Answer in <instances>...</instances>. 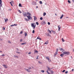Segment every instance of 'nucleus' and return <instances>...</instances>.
<instances>
[{
	"label": "nucleus",
	"mask_w": 74,
	"mask_h": 74,
	"mask_svg": "<svg viewBox=\"0 0 74 74\" xmlns=\"http://www.w3.org/2000/svg\"><path fill=\"white\" fill-rule=\"evenodd\" d=\"M31 26L32 27H33V29H34L36 27V24L34 23H31Z\"/></svg>",
	"instance_id": "nucleus-1"
},
{
	"label": "nucleus",
	"mask_w": 74,
	"mask_h": 74,
	"mask_svg": "<svg viewBox=\"0 0 74 74\" xmlns=\"http://www.w3.org/2000/svg\"><path fill=\"white\" fill-rule=\"evenodd\" d=\"M64 53L65 55H69L70 54V52L68 51H65L63 52Z\"/></svg>",
	"instance_id": "nucleus-2"
},
{
	"label": "nucleus",
	"mask_w": 74,
	"mask_h": 74,
	"mask_svg": "<svg viewBox=\"0 0 74 74\" xmlns=\"http://www.w3.org/2000/svg\"><path fill=\"white\" fill-rule=\"evenodd\" d=\"M27 17L29 20H32V17L31 16H27Z\"/></svg>",
	"instance_id": "nucleus-3"
},
{
	"label": "nucleus",
	"mask_w": 74,
	"mask_h": 74,
	"mask_svg": "<svg viewBox=\"0 0 74 74\" xmlns=\"http://www.w3.org/2000/svg\"><path fill=\"white\" fill-rule=\"evenodd\" d=\"M3 6V4H2V1H0V10H2L1 7Z\"/></svg>",
	"instance_id": "nucleus-4"
},
{
	"label": "nucleus",
	"mask_w": 74,
	"mask_h": 74,
	"mask_svg": "<svg viewBox=\"0 0 74 74\" xmlns=\"http://www.w3.org/2000/svg\"><path fill=\"white\" fill-rule=\"evenodd\" d=\"M41 24L42 25H45V24H46V23H45V21H43L41 22Z\"/></svg>",
	"instance_id": "nucleus-5"
},
{
	"label": "nucleus",
	"mask_w": 74,
	"mask_h": 74,
	"mask_svg": "<svg viewBox=\"0 0 74 74\" xmlns=\"http://www.w3.org/2000/svg\"><path fill=\"white\" fill-rule=\"evenodd\" d=\"M27 16H31L32 15V14L28 12H27Z\"/></svg>",
	"instance_id": "nucleus-6"
},
{
	"label": "nucleus",
	"mask_w": 74,
	"mask_h": 74,
	"mask_svg": "<svg viewBox=\"0 0 74 74\" xmlns=\"http://www.w3.org/2000/svg\"><path fill=\"white\" fill-rule=\"evenodd\" d=\"M58 31H60V29H61V26H60V25H59L58 26Z\"/></svg>",
	"instance_id": "nucleus-7"
},
{
	"label": "nucleus",
	"mask_w": 74,
	"mask_h": 74,
	"mask_svg": "<svg viewBox=\"0 0 74 74\" xmlns=\"http://www.w3.org/2000/svg\"><path fill=\"white\" fill-rule=\"evenodd\" d=\"M64 54L63 52V53L61 54L60 55V56H61V57H63V56H64Z\"/></svg>",
	"instance_id": "nucleus-8"
},
{
	"label": "nucleus",
	"mask_w": 74,
	"mask_h": 74,
	"mask_svg": "<svg viewBox=\"0 0 74 74\" xmlns=\"http://www.w3.org/2000/svg\"><path fill=\"white\" fill-rule=\"evenodd\" d=\"M3 67H4L5 69H7V65L5 64H3Z\"/></svg>",
	"instance_id": "nucleus-9"
},
{
	"label": "nucleus",
	"mask_w": 74,
	"mask_h": 74,
	"mask_svg": "<svg viewBox=\"0 0 74 74\" xmlns=\"http://www.w3.org/2000/svg\"><path fill=\"white\" fill-rule=\"evenodd\" d=\"M25 70H26V71H27V72H29V73H30V71H29V70H28L26 69H25Z\"/></svg>",
	"instance_id": "nucleus-10"
},
{
	"label": "nucleus",
	"mask_w": 74,
	"mask_h": 74,
	"mask_svg": "<svg viewBox=\"0 0 74 74\" xmlns=\"http://www.w3.org/2000/svg\"><path fill=\"white\" fill-rule=\"evenodd\" d=\"M23 15L24 16H27V14L26 13L24 14H23Z\"/></svg>",
	"instance_id": "nucleus-11"
},
{
	"label": "nucleus",
	"mask_w": 74,
	"mask_h": 74,
	"mask_svg": "<svg viewBox=\"0 0 74 74\" xmlns=\"http://www.w3.org/2000/svg\"><path fill=\"white\" fill-rule=\"evenodd\" d=\"M47 59L48 60L49 62V60L50 59H49V58L48 57H46Z\"/></svg>",
	"instance_id": "nucleus-12"
},
{
	"label": "nucleus",
	"mask_w": 74,
	"mask_h": 74,
	"mask_svg": "<svg viewBox=\"0 0 74 74\" xmlns=\"http://www.w3.org/2000/svg\"><path fill=\"white\" fill-rule=\"evenodd\" d=\"M34 21H36V20H37V17H36V16H34Z\"/></svg>",
	"instance_id": "nucleus-13"
},
{
	"label": "nucleus",
	"mask_w": 74,
	"mask_h": 74,
	"mask_svg": "<svg viewBox=\"0 0 74 74\" xmlns=\"http://www.w3.org/2000/svg\"><path fill=\"white\" fill-rule=\"evenodd\" d=\"M58 54V52H55V53H54V56H55Z\"/></svg>",
	"instance_id": "nucleus-14"
},
{
	"label": "nucleus",
	"mask_w": 74,
	"mask_h": 74,
	"mask_svg": "<svg viewBox=\"0 0 74 74\" xmlns=\"http://www.w3.org/2000/svg\"><path fill=\"white\" fill-rule=\"evenodd\" d=\"M37 39H39V40H41V38L39 37H38L37 38Z\"/></svg>",
	"instance_id": "nucleus-15"
},
{
	"label": "nucleus",
	"mask_w": 74,
	"mask_h": 74,
	"mask_svg": "<svg viewBox=\"0 0 74 74\" xmlns=\"http://www.w3.org/2000/svg\"><path fill=\"white\" fill-rule=\"evenodd\" d=\"M48 44V41L47 40L46 42L45 43V44Z\"/></svg>",
	"instance_id": "nucleus-16"
},
{
	"label": "nucleus",
	"mask_w": 74,
	"mask_h": 74,
	"mask_svg": "<svg viewBox=\"0 0 74 74\" xmlns=\"http://www.w3.org/2000/svg\"><path fill=\"white\" fill-rule=\"evenodd\" d=\"M59 49H60V51H64V50L63 49V48H59Z\"/></svg>",
	"instance_id": "nucleus-17"
},
{
	"label": "nucleus",
	"mask_w": 74,
	"mask_h": 74,
	"mask_svg": "<svg viewBox=\"0 0 74 74\" xmlns=\"http://www.w3.org/2000/svg\"><path fill=\"white\" fill-rule=\"evenodd\" d=\"M47 14V13L45 12H44L43 13V16H45V15Z\"/></svg>",
	"instance_id": "nucleus-18"
},
{
	"label": "nucleus",
	"mask_w": 74,
	"mask_h": 74,
	"mask_svg": "<svg viewBox=\"0 0 74 74\" xmlns=\"http://www.w3.org/2000/svg\"><path fill=\"white\" fill-rule=\"evenodd\" d=\"M63 16H64L63 14H62V15L61 16V17H60V19H62V18H63Z\"/></svg>",
	"instance_id": "nucleus-19"
},
{
	"label": "nucleus",
	"mask_w": 74,
	"mask_h": 74,
	"mask_svg": "<svg viewBox=\"0 0 74 74\" xmlns=\"http://www.w3.org/2000/svg\"><path fill=\"white\" fill-rule=\"evenodd\" d=\"M19 7H23V6H22V5H21V3H19Z\"/></svg>",
	"instance_id": "nucleus-20"
},
{
	"label": "nucleus",
	"mask_w": 74,
	"mask_h": 74,
	"mask_svg": "<svg viewBox=\"0 0 74 74\" xmlns=\"http://www.w3.org/2000/svg\"><path fill=\"white\" fill-rule=\"evenodd\" d=\"M26 44V42H25V43H21V45H25Z\"/></svg>",
	"instance_id": "nucleus-21"
},
{
	"label": "nucleus",
	"mask_w": 74,
	"mask_h": 74,
	"mask_svg": "<svg viewBox=\"0 0 74 74\" xmlns=\"http://www.w3.org/2000/svg\"><path fill=\"white\" fill-rule=\"evenodd\" d=\"M8 19L7 18H6V19H5V22H7V21H8Z\"/></svg>",
	"instance_id": "nucleus-22"
},
{
	"label": "nucleus",
	"mask_w": 74,
	"mask_h": 74,
	"mask_svg": "<svg viewBox=\"0 0 74 74\" xmlns=\"http://www.w3.org/2000/svg\"><path fill=\"white\" fill-rule=\"evenodd\" d=\"M51 32H52L53 33V34H55L56 32H55L52 30Z\"/></svg>",
	"instance_id": "nucleus-23"
},
{
	"label": "nucleus",
	"mask_w": 74,
	"mask_h": 74,
	"mask_svg": "<svg viewBox=\"0 0 74 74\" xmlns=\"http://www.w3.org/2000/svg\"><path fill=\"white\" fill-rule=\"evenodd\" d=\"M10 4H11V5L12 6H13V5H12V3L11 2H10Z\"/></svg>",
	"instance_id": "nucleus-24"
},
{
	"label": "nucleus",
	"mask_w": 74,
	"mask_h": 74,
	"mask_svg": "<svg viewBox=\"0 0 74 74\" xmlns=\"http://www.w3.org/2000/svg\"><path fill=\"white\" fill-rule=\"evenodd\" d=\"M18 12H20V13H22V12H21V10H18Z\"/></svg>",
	"instance_id": "nucleus-25"
},
{
	"label": "nucleus",
	"mask_w": 74,
	"mask_h": 74,
	"mask_svg": "<svg viewBox=\"0 0 74 74\" xmlns=\"http://www.w3.org/2000/svg\"><path fill=\"white\" fill-rule=\"evenodd\" d=\"M38 53V51L37 50L34 51V53Z\"/></svg>",
	"instance_id": "nucleus-26"
},
{
	"label": "nucleus",
	"mask_w": 74,
	"mask_h": 74,
	"mask_svg": "<svg viewBox=\"0 0 74 74\" xmlns=\"http://www.w3.org/2000/svg\"><path fill=\"white\" fill-rule=\"evenodd\" d=\"M49 31L50 34H52V32H51V31L50 30H49Z\"/></svg>",
	"instance_id": "nucleus-27"
},
{
	"label": "nucleus",
	"mask_w": 74,
	"mask_h": 74,
	"mask_svg": "<svg viewBox=\"0 0 74 74\" xmlns=\"http://www.w3.org/2000/svg\"><path fill=\"white\" fill-rule=\"evenodd\" d=\"M39 3L40 4H42V1H39Z\"/></svg>",
	"instance_id": "nucleus-28"
},
{
	"label": "nucleus",
	"mask_w": 74,
	"mask_h": 74,
	"mask_svg": "<svg viewBox=\"0 0 74 74\" xmlns=\"http://www.w3.org/2000/svg\"><path fill=\"white\" fill-rule=\"evenodd\" d=\"M39 57V56H37V58H36V59H38V58Z\"/></svg>",
	"instance_id": "nucleus-29"
},
{
	"label": "nucleus",
	"mask_w": 74,
	"mask_h": 74,
	"mask_svg": "<svg viewBox=\"0 0 74 74\" xmlns=\"http://www.w3.org/2000/svg\"><path fill=\"white\" fill-rule=\"evenodd\" d=\"M36 23L37 25H39V23H38V22H36Z\"/></svg>",
	"instance_id": "nucleus-30"
},
{
	"label": "nucleus",
	"mask_w": 74,
	"mask_h": 74,
	"mask_svg": "<svg viewBox=\"0 0 74 74\" xmlns=\"http://www.w3.org/2000/svg\"><path fill=\"white\" fill-rule=\"evenodd\" d=\"M27 33H25V36H26L27 35Z\"/></svg>",
	"instance_id": "nucleus-31"
},
{
	"label": "nucleus",
	"mask_w": 74,
	"mask_h": 74,
	"mask_svg": "<svg viewBox=\"0 0 74 74\" xmlns=\"http://www.w3.org/2000/svg\"><path fill=\"white\" fill-rule=\"evenodd\" d=\"M62 41H63V42H64V39H63V38H62Z\"/></svg>",
	"instance_id": "nucleus-32"
},
{
	"label": "nucleus",
	"mask_w": 74,
	"mask_h": 74,
	"mask_svg": "<svg viewBox=\"0 0 74 74\" xmlns=\"http://www.w3.org/2000/svg\"><path fill=\"white\" fill-rule=\"evenodd\" d=\"M13 26H17V24H14L12 25Z\"/></svg>",
	"instance_id": "nucleus-33"
},
{
	"label": "nucleus",
	"mask_w": 74,
	"mask_h": 74,
	"mask_svg": "<svg viewBox=\"0 0 74 74\" xmlns=\"http://www.w3.org/2000/svg\"><path fill=\"white\" fill-rule=\"evenodd\" d=\"M2 29H3V30H5V27H3L2 28Z\"/></svg>",
	"instance_id": "nucleus-34"
},
{
	"label": "nucleus",
	"mask_w": 74,
	"mask_h": 74,
	"mask_svg": "<svg viewBox=\"0 0 74 74\" xmlns=\"http://www.w3.org/2000/svg\"><path fill=\"white\" fill-rule=\"evenodd\" d=\"M25 21H28V20L26 18H25Z\"/></svg>",
	"instance_id": "nucleus-35"
},
{
	"label": "nucleus",
	"mask_w": 74,
	"mask_h": 74,
	"mask_svg": "<svg viewBox=\"0 0 74 74\" xmlns=\"http://www.w3.org/2000/svg\"><path fill=\"white\" fill-rule=\"evenodd\" d=\"M51 74H53V72L52 71H51Z\"/></svg>",
	"instance_id": "nucleus-36"
},
{
	"label": "nucleus",
	"mask_w": 74,
	"mask_h": 74,
	"mask_svg": "<svg viewBox=\"0 0 74 74\" xmlns=\"http://www.w3.org/2000/svg\"><path fill=\"white\" fill-rule=\"evenodd\" d=\"M8 42L9 43H10V44H11V41H10V40H9V41H8Z\"/></svg>",
	"instance_id": "nucleus-37"
},
{
	"label": "nucleus",
	"mask_w": 74,
	"mask_h": 74,
	"mask_svg": "<svg viewBox=\"0 0 74 74\" xmlns=\"http://www.w3.org/2000/svg\"><path fill=\"white\" fill-rule=\"evenodd\" d=\"M47 36H49V37H51V35H49V34H47Z\"/></svg>",
	"instance_id": "nucleus-38"
},
{
	"label": "nucleus",
	"mask_w": 74,
	"mask_h": 74,
	"mask_svg": "<svg viewBox=\"0 0 74 74\" xmlns=\"http://www.w3.org/2000/svg\"><path fill=\"white\" fill-rule=\"evenodd\" d=\"M14 56L15 57V58H18V57L17 56Z\"/></svg>",
	"instance_id": "nucleus-39"
},
{
	"label": "nucleus",
	"mask_w": 74,
	"mask_h": 74,
	"mask_svg": "<svg viewBox=\"0 0 74 74\" xmlns=\"http://www.w3.org/2000/svg\"><path fill=\"white\" fill-rule=\"evenodd\" d=\"M41 72H42V73H44L45 72V71L44 70H42Z\"/></svg>",
	"instance_id": "nucleus-40"
},
{
	"label": "nucleus",
	"mask_w": 74,
	"mask_h": 74,
	"mask_svg": "<svg viewBox=\"0 0 74 74\" xmlns=\"http://www.w3.org/2000/svg\"><path fill=\"white\" fill-rule=\"evenodd\" d=\"M68 3H71V2H70V0H69L68 1Z\"/></svg>",
	"instance_id": "nucleus-41"
},
{
	"label": "nucleus",
	"mask_w": 74,
	"mask_h": 74,
	"mask_svg": "<svg viewBox=\"0 0 74 74\" xmlns=\"http://www.w3.org/2000/svg\"><path fill=\"white\" fill-rule=\"evenodd\" d=\"M35 32V31H34V30H33V31H32V33H34Z\"/></svg>",
	"instance_id": "nucleus-42"
},
{
	"label": "nucleus",
	"mask_w": 74,
	"mask_h": 74,
	"mask_svg": "<svg viewBox=\"0 0 74 74\" xmlns=\"http://www.w3.org/2000/svg\"><path fill=\"white\" fill-rule=\"evenodd\" d=\"M68 73V71H67L66 72H65V74H67V73Z\"/></svg>",
	"instance_id": "nucleus-43"
},
{
	"label": "nucleus",
	"mask_w": 74,
	"mask_h": 74,
	"mask_svg": "<svg viewBox=\"0 0 74 74\" xmlns=\"http://www.w3.org/2000/svg\"><path fill=\"white\" fill-rule=\"evenodd\" d=\"M42 19H43L42 17H40V19L41 20H42Z\"/></svg>",
	"instance_id": "nucleus-44"
},
{
	"label": "nucleus",
	"mask_w": 74,
	"mask_h": 74,
	"mask_svg": "<svg viewBox=\"0 0 74 74\" xmlns=\"http://www.w3.org/2000/svg\"><path fill=\"white\" fill-rule=\"evenodd\" d=\"M48 25H50L51 23H50L49 22L48 23Z\"/></svg>",
	"instance_id": "nucleus-45"
},
{
	"label": "nucleus",
	"mask_w": 74,
	"mask_h": 74,
	"mask_svg": "<svg viewBox=\"0 0 74 74\" xmlns=\"http://www.w3.org/2000/svg\"><path fill=\"white\" fill-rule=\"evenodd\" d=\"M16 51H19V49H18V48H16Z\"/></svg>",
	"instance_id": "nucleus-46"
},
{
	"label": "nucleus",
	"mask_w": 74,
	"mask_h": 74,
	"mask_svg": "<svg viewBox=\"0 0 74 74\" xmlns=\"http://www.w3.org/2000/svg\"><path fill=\"white\" fill-rule=\"evenodd\" d=\"M23 40H22V39H21V40H20V42H22V41H23Z\"/></svg>",
	"instance_id": "nucleus-47"
},
{
	"label": "nucleus",
	"mask_w": 74,
	"mask_h": 74,
	"mask_svg": "<svg viewBox=\"0 0 74 74\" xmlns=\"http://www.w3.org/2000/svg\"><path fill=\"white\" fill-rule=\"evenodd\" d=\"M48 70H49V71L50 70V68H49V67H48Z\"/></svg>",
	"instance_id": "nucleus-48"
},
{
	"label": "nucleus",
	"mask_w": 74,
	"mask_h": 74,
	"mask_svg": "<svg viewBox=\"0 0 74 74\" xmlns=\"http://www.w3.org/2000/svg\"><path fill=\"white\" fill-rule=\"evenodd\" d=\"M56 52H58V49H56Z\"/></svg>",
	"instance_id": "nucleus-49"
},
{
	"label": "nucleus",
	"mask_w": 74,
	"mask_h": 74,
	"mask_svg": "<svg viewBox=\"0 0 74 74\" xmlns=\"http://www.w3.org/2000/svg\"><path fill=\"white\" fill-rule=\"evenodd\" d=\"M65 71V70H63L62 71V73H64V71Z\"/></svg>",
	"instance_id": "nucleus-50"
},
{
	"label": "nucleus",
	"mask_w": 74,
	"mask_h": 74,
	"mask_svg": "<svg viewBox=\"0 0 74 74\" xmlns=\"http://www.w3.org/2000/svg\"><path fill=\"white\" fill-rule=\"evenodd\" d=\"M32 53L31 52H29V53H28V55H29V54H30V53Z\"/></svg>",
	"instance_id": "nucleus-51"
},
{
	"label": "nucleus",
	"mask_w": 74,
	"mask_h": 74,
	"mask_svg": "<svg viewBox=\"0 0 74 74\" xmlns=\"http://www.w3.org/2000/svg\"><path fill=\"white\" fill-rule=\"evenodd\" d=\"M11 2L12 3H14V1H12Z\"/></svg>",
	"instance_id": "nucleus-52"
},
{
	"label": "nucleus",
	"mask_w": 74,
	"mask_h": 74,
	"mask_svg": "<svg viewBox=\"0 0 74 74\" xmlns=\"http://www.w3.org/2000/svg\"><path fill=\"white\" fill-rule=\"evenodd\" d=\"M23 32V31H21V33H20V34H22V32Z\"/></svg>",
	"instance_id": "nucleus-53"
},
{
	"label": "nucleus",
	"mask_w": 74,
	"mask_h": 74,
	"mask_svg": "<svg viewBox=\"0 0 74 74\" xmlns=\"http://www.w3.org/2000/svg\"><path fill=\"white\" fill-rule=\"evenodd\" d=\"M1 56H4V54H2V55Z\"/></svg>",
	"instance_id": "nucleus-54"
},
{
	"label": "nucleus",
	"mask_w": 74,
	"mask_h": 74,
	"mask_svg": "<svg viewBox=\"0 0 74 74\" xmlns=\"http://www.w3.org/2000/svg\"><path fill=\"white\" fill-rule=\"evenodd\" d=\"M16 53H20V52H18V51L16 52Z\"/></svg>",
	"instance_id": "nucleus-55"
},
{
	"label": "nucleus",
	"mask_w": 74,
	"mask_h": 74,
	"mask_svg": "<svg viewBox=\"0 0 74 74\" xmlns=\"http://www.w3.org/2000/svg\"><path fill=\"white\" fill-rule=\"evenodd\" d=\"M72 71H74V69H73L72 70Z\"/></svg>",
	"instance_id": "nucleus-56"
},
{
	"label": "nucleus",
	"mask_w": 74,
	"mask_h": 74,
	"mask_svg": "<svg viewBox=\"0 0 74 74\" xmlns=\"http://www.w3.org/2000/svg\"><path fill=\"white\" fill-rule=\"evenodd\" d=\"M0 41H2V39H0Z\"/></svg>",
	"instance_id": "nucleus-57"
},
{
	"label": "nucleus",
	"mask_w": 74,
	"mask_h": 74,
	"mask_svg": "<svg viewBox=\"0 0 74 74\" xmlns=\"http://www.w3.org/2000/svg\"><path fill=\"white\" fill-rule=\"evenodd\" d=\"M73 2V3H74V0H72Z\"/></svg>",
	"instance_id": "nucleus-58"
},
{
	"label": "nucleus",
	"mask_w": 74,
	"mask_h": 74,
	"mask_svg": "<svg viewBox=\"0 0 74 74\" xmlns=\"http://www.w3.org/2000/svg\"><path fill=\"white\" fill-rule=\"evenodd\" d=\"M32 69H34V67L32 66Z\"/></svg>",
	"instance_id": "nucleus-59"
},
{
	"label": "nucleus",
	"mask_w": 74,
	"mask_h": 74,
	"mask_svg": "<svg viewBox=\"0 0 74 74\" xmlns=\"http://www.w3.org/2000/svg\"><path fill=\"white\" fill-rule=\"evenodd\" d=\"M38 63H41V62H40V61H38Z\"/></svg>",
	"instance_id": "nucleus-60"
},
{
	"label": "nucleus",
	"mask_w": 74,
	"mask_h": 74,
	"mask_svg": "<svg viewBox=\"0 0 74 74\" xmlns=\"http://www.w3.org/2000/svg\"><path fill=\"white\" fill-rule=\"evenodd\" d=\"M29 69H32V68H30Z\"/></svg>",
	"instance_id": "nucleus-61"
},
{
	"label": "nucleus",
	"mask_w": 74,
	"mask_h": 74,
	"mask_svg": "<svg viewBox=\"0 0 74 74\" xmlns=\"http://www.w3.org/2000/svg\"><path fill=\"white\" fill-rule=\"evenodd\" d=\"M10 26H12H12H13L12 25H10Z\"/></svg>",
	"instance_id": "nucleus-62"
},
{
	"label": "nucleus",
	"mask_w": 74,
	"mask_h": 74,
	"mask_svg": "<svg viewBox=\"0 0 74 74\" xmlns=\"http://www.w3.org/2000/svg\"><path fill=\"white\" fill-rule=\"evenodd\" d=\"M0 52L1 53V52H2V51H0Z\"/></svg>",
	"instance_id": "nucleus-63"
},
{
	"label": "nucleus",
	"mask_w": 74,
	"mask_h": 74,
	"mask_svg": "<svg viewBox=\"0 0 74 74\" xmlns=\"http://www.w3.org/2000/svg\"><path fill=\"white\" fill-rule=\"evenodd\" d=\"M73 52H74V49H73Z\"/></svg>",
	"instance_id": "nucleus-64"
}]
</instances>
